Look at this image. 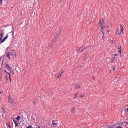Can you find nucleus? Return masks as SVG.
Returning <instances> with one entry per match:
<instances>
[{
	"instance_id": "nucleus-1",
	"label": "nucleus",
	"mask_w": 128,
	"mask_h": 128,
	"mask_svg": "<svg viewBox=\"0 0 128 128\" xmlns=\"http://www.w3.org/2000/svg\"><path fill=\"white\" fill-rule=\"evenodd\" d=\"M8 100L9 102L12 104H13V106L14 107H15L16 102L14 99L12 98L10 95H9L8 98Z\"/></svg>"
},
{
	"instance_id": "nucleus-2",
	"label": "nucleus",
	"mask_w": 128,
	"mask_h": 128,
	"mask_svg": "<svg viewBox=\"0 0 128 128\" xmlns=\"http://www.w3.org/2000/svg\"><path fill=\"white\" fill-rule=\"evenodd\" d=\"M104 18H102V20H100V22L99 26L101 27V30L103 34V35H104L103 30H104V26L103 23L104 22Z\"/></svg>"
},
{
	"instance_id": "nucleus-3",
	"label": "nucleus",
	"mask_w": 128,
	"mask_h": 128,
	"mask_svg": "<svg viewBox=\"0 0 128 128\" xmlns=\"http://www.w3.org/2000/svg\"><path fill=\"white\" fill-rule=\"evenodd\" d=\"M61 31L60 30H58V32L57 33L56 35L54 36V40H56L58 38V36H59L61 32Z\"/></svg>"
},
{
	"instance_id": "nucleus-4",
	"label": "nucleus",
	"mask_w": 128,
	"mask_h": 128,
	"mask_svg": "<svg viewBox=\"0 0 128 128\" xmlns=\"http://www.w3.org/2000/svg\"><path fill=\"white\" fill-rule=\"evenodd\" d=\"M86 47L84 46L76 50V51L77 52H82L83 50H84L86 48Z\"/></svg>"
},
{
	"instance_id": "nucleus-5",
	"label": "nucleus",
	"mask_w": 128,
	"mask_h": 128,
	"mask_svg": "<svg viewBox=\"0 0 128 128\" xmlns=\"http://www.w3.org/2000/svg\"><path fill=\"white\" fill-rule=\"evenodd\" d=\"M12 54V55L13 56V58H15L16 56V53L15 50H13L11 52V53Z\"/></svg>"
},
{
	"instance_id": "nucleus-6",
	"label": "nucleus",
	"mask_w": 128,
	"mask_h": 128,
	"mask_svg": "<svg viewBox=\"0 0 128 128\" xmlns=\"http://www.w3.org/2000/svg\"><path fill=\"white\" fill-rule=\"evenodd\" d=\"M6 66L7 68L10 71V72H13V70L12 68L10 67L8 64L6 65Z\"/></svg>"
},
{
	"instance_id": "nucleus-7",
	"label": "nucleus",
	"mask_w": 128,
	"mask_h": 128,
	"mask_svg": "<svg viewBox=\"0 0 128 128\" xmlns=\"http://www.w3.org/2000/svg\"><path fill=\"white\" fill-rule=\"evenodd\" d=\"M57 124V122L56 121L53 120L51 125L53 126H56L58 125Z\"/></svg>"
},
{
	"instance_id": "nucleus-8",
	"label": "nucleus",
	"mask_w": 128,
	"mask_h": 128,
	"mask_svg": "<svg viewBox=\"0 0 128 128\" xmlns=\"http://www.w3.org/2000/svg\"><path fill=\"white\" fill-rule=\"evenodd\" d=\"M8 34H6V36L4 37V38L1 40V43H2L4 41H5L6 39L8 38Z\"/></svg>"
},
{
	"instance_id": "nucleus-9",
	"label": "nucleus",
	"mask_w": 128,
	"mask_h": 128,
	"mask_svg": "<svg viewBox=\"0 0 128 128\" xmlns=\"http://www.w3.org/2000/svg\"><path fill=\"white\" fill-rule=\"evenodd\" d=\"M11 55V53L10 52H7V57L9 58V59H10V56Z\"/></svg>"
},
{
	"instance_id": "nucleus-10",
	"label": "nucleus",
	"mask_w": 128,
	"mask_h": 128,
	"mask_svg": "<svg viewBox=\"0 0 128 128\" xmlns=\"http://www.w3.org/2000/svg\"><path fill=\"white\" fill-rule=\"evenodd\" d=\"M4 35V34L3 33H2L0 34V41L1 42L2 40V38L3 37Z\"/></svg>"
},
{
	"instance_id": "nucleus-11",
	"label": "nucleus",
	"mask_w": 128,
	"mask_h": 128,
	"mask_svg": "<svg viewBox=\"0 0 128 128\" xmlns=\"http://www.w3.org/2000/svg\"><path fill=\"white\" fill-rule=\"evenodd\" d=\"M56 40L53 39V40L52 42L50 43V45L52 46H54V44L56 42Z\"/></svg>"
},
{
	"instance_id": "nucleus-12",
	"label": "nucleus",
	"mask_w": 128,
	"mask_h": 128,
	"mask_svg": "<svg viewBox=\"0 0 128 128\" xmlns=\"http://www.w3.org/2000/svg\"><path fill=\"white\" fill-rule=\"evenodd\" d=\"M75 86L76 88H80V86L78 84H75Z\"/></svg>"
},
{
	"instance_id": "nucleus-13",
	"label": "nucleus",
	"mask_w": 128,
	"mask_h": 128,
	"mask_svg": "<svg viewBox=\"0 0 128 128\" xmlns=\"http://www.w3.org/2000/svg\"><path fill=\"white\" fill-rule=\"evenodd\" d=\"M63 72H59V74L57 77L58 78H59L60 76L62 74Z\"/></svg>"
},
{
	"instance_id": "nucleus-14",
	"label": "nucleus",
	"mask_w": 128,
	"mask_h": 128,
	"mask_svg": "<svg viewBox=\"0 0 128 128\" xmlns=\"http://www.w3.org/2000/svg\"><path fill=\"white\" fill-rule=\"evenodd\" d=\"M111 61L112 62H115L116 61V58L115 57H112L111 59Z\"/></svg>"
},
{
	"instance_id": "nucleus-15",
	"label": "nucleus",
	"mask_w": 128,
	"mask_h": 128,
	"mask_svg": "<svg viewBox=\"0 0 128 128\" xmlns=\"http://www.w3.org/2000/svg\"><path fill=\"white\" fill-rule=\"evenodd\" d=\"M120 33L119 32V30H116V32L115 34L116 35H118Z\"/></svg>"
},
{
	"instance_id": "nucleus-16",
	"label": "nucleus",
	"mask_w": 128,
	"mask_h": 128,
	"mask_svg": "<svg viewBox=\"0 0 128 128\" xmlns=\"http://www.w3.org/2000/svg\"><path fill=\"white\" fill-rule=\"evenodd\" d=\"M118 52L119 53H120L121 54V46H120V48H118Z\"/></svg>"
},
{
	"instance_id": "nucleus-17",
	"label": "nucleus",
	"mask_w": 128,
	"mask_h": 128,
	"mask_svg": "<svg viewBox=\"0 0 128 128\" xmlns=\"http://www.w3.org/2000/svg\"><path fill=\"white\" fill-rule=\"evenodd\" d=\"M120 29L121 30L122 32H123V27L122 26V25H121V24H120Z\"/></svg>"
},
{
	"instance_id": "nucleus-18",
	"label": "nucleus",
	"mask_w": 128,
	"mask_h": 128,
	"mask_svg": "<svg viewBox=\"0 0 128 128\" xmlns=\"http://www.w3.org/2000/svg\"><path fill=\"white\" fill-rule=\"evenodd\" d=\"M20 118V117L19 116H18L16 118V119L18 121H19Z\"/></svg>"
},
{
	"instance_id": "nucleus-19",
	"label": "nucleus",
	"mask_w": 128,
	"mask_h": 128,
	"mask_svg": "<svg viewBox=\"0 0 128 128\" xmlns=\"http://www.w3.org/2000/svg\"><path fill=\"white\" fill-rule=\"evenodd\" d=\"M78 95V93H76V94H75V95L74 96V98H76L77 96Z\"/></svg>"
},
{
	"instance_id": "nucleus-20",
	"label": "nucleus",
	"mask_w": 128,
	"mask_h": 128,
	"mask_svg": "<svg viewBox=\"0 0 128 128\" xmlns=\"http://www.w3.org/2000/svg\"><path fill=\"white\" fill-rule=\"evenodd\" d=\"M75 109L74 108H73L71 110V112L72 113H74V112Z\"/></svg>"
},
{
	"instance_id": "nucleus-21",
	"label": "nucleus",
	"mask_w": 128,
	"mask_h": 128,
	"mask_svg": "<svg viewBox=\"0 0 128 128\" xmlns=\"http://www.w3.org/2000/svg\"><path fill=\"white\" fill-rule=\"evenodd\" d=\"M116 128H123V127L120 126H116Z\"/></svg>"
},
{
	"instance_id": "nucleus-22",
	"label": "nucleus",
	"mask_w": 128,
	"mask_h": 128,
	"mask_svg": "<svg viewBox=\"0 0 128 128\" xmlns=\"http://www.w3.org/2000/svg\"><path fill=\"white\" fill-rule=\"evenodd\" d=\"M26 128H33L32 126H30L27 127Z\"/></svg>"
},
{
	"instance_id": "nucleus-23",
	"label": "nucleus",
	"mask_w": 128,
	"mask_h": 128,
	"mask_svg": "<svg viewBox=\"0 0 128 128\" xmlns=\"http://www.w3.org/2000/svg\"><path fill=\"white\" fill-rule=\"evenodd\" d=\"M15 124V126L16 127L17 126H18V124L16 122H15L14 123Z\"/></svg>"
},
{
	"instance_id": "nucleus-24",
	"label": "nucleus",
	"mask_w": 128,
	"mask_h": 128,
	"mask_svg": "<svg viewBox=\"0 0 128 128\" xmlns=\"http://www.w3.org/2000/svg\"><path fill=\"white\" fill-rule=\"evenodd\" d=\"M2 91L0 92V96H2Z\"/></svg>"
},
{
	"instance_id": "nucleus-25",
	"label": "nucleus",
	"mask_w": 128,
	"mask_h": 128,
	"mask_svg": "<svg viewBox=\"0 0 128 128\" xmlns=\"http://www.w3.org/2000/svg\"><path fill=\"white\" fill-rule=\"evenodd\" d=\"M12 120L13 122H14L15 123V122H16L15 121V120L14 118H12Z\"/></svg>"
},
{
	"instance_id": "nucleus-26",
	"label": "nucleus",
	"mask_w": 128,
	"mask_h": 128,
	"mask_svg": "<svg viewBox=\"0 0 128 128\" xmlns=\"http://www.w3.org/2000/svg\"><path fill=\"white\" fill-rule=\"evenodd\" d=\"M85 94H82L81 95L80 97H83L84 96Z\"/></svg>"
},
{
	"instance_id": "nucleus-27",
	"label": "nucleus",
	"mask_w": 128,
	"mask_h": 128,
	"mask_svg": "<svg viewBox=\"0 0 128 128\" xmlns=\"http://www.w3.org/2000/svg\"><path fill=\"white\" fill-rule=\"evenodd\" d=\"M2 0H0V5L2 4Z\"/></svg>"
},
{
	"instance_id": "nucleus-28",
	"label": "nucleus",
	"mask_w": 128,
	"mask_h": 128,
	"mask_svg": "<svg viewBox=\"0 0 128 128\" xmlns=\"http://www.w3.org/2000/svg\"><path fill=\"white\" fill-rule=\"evenodd\" d=\"M9 78H10V82H11L12 80H11V79L10 76L9 77Z\"/></svg>"
},
{
	"instance_id": "nucleus-29",
	"label": "nucleus",
	"mask_w": 128,
	"mask_h": 128,
	"mask_svg": "<svg viewBox=\"0 0 128 128\" xmlns=\"http://www.w3.org/2000/svg\"><path fill=\"white\" fill-rule=\"evenodd\" d=\"M114 55L115 56H117L118 55V54H114Z\"/></svg>"
},
{
	"instance_id": "nucleus-30",
	"label": "nucleus",
	"mask_w": 128,
	"mask_h": 128,
	"mask_svg": "<svg viewBox=\"0 0 128 128\" xmlns=\"http://www.w3.org/2000/svg\"><path fill=\"white\" fill-rule=\"evenodd\" d=\"M7 73L9 74V77L10 76V74L8 72Z\"/></svg>"
},
{
	"instance_id": "nucleus-31",
	"label": "nucleus",
	"mask_w": 128,
	"mask_h": 128,
	"mask_svg": "<svg viewBox=\"0 0 128 128\" xmlns=\"http://www.w3.org/2000/svg\"><path fill=\"white\" fill-rule=\"evenodd\" d=\"M126 111L128 112V108H127V109H126Z\"/></svg>"
},
{
	"instance_id": "nucleus-32",
	"label": "nucleus",
	"mask_w": 128,
	"mask_h": 128,
	"mask_svg": "<svg viewBox=\"0 0 128 128\" xmlns=\"http://www.w3.org/2000/svg\"><path fill=\"white\" fill-rule=\"evenodd\" d=\"M115 70V67H114V68H113V70Z\"/></svg>"
},
{
	"instance_id": "nucleus-33",
	"label": "nucleus",
	"mask_w": 128,
	"mask_h": 128,
	"mask_svg": "<svg viewBox=\"0 0 128 128\" xmlns=\"http://www.w3.org/2000/svg\"><path fill=\"white\" fill-rule=\"evenodd\" d=\"M38 128H44L43 127H38Z\"/></svg>"
},
{
	"instance_id": "nucleus-34",
	"label": "nucleus",
	"mask_w": 128,
	"mask_h": 128,
	"mask_svg": "<svg viewBox=\"0 0 128 128\" xmlns=\"http://www.w3.org/2000/svg\"><path fill=\"white\" fill-rule=\"evenodd\" d=\"M113 128V127H110L109 128Z\"/></svg>"
},
{
	"instance_id": "nucleus-35",
	"label": "nucleus",
	"mask_w": 128,
	"mask_h": 128,
	"mask_svg": "<svg viewBox=\"0 0 128 128\" xmlns=\"http://www.w3.org/2000/svg\"><path fill=\"white\" fill-rule=\"evenodd\" d=\"M93 78L94 80V76L93 77Z\"/></svg>"
},
{
	"instance_id": "nucleus-36",
	"label": "nucleus",
	"mask_w": 128,
	"mask_h": 128,
	"mask_svg": "<svg viewBox=\"0 0 128 128\" xmlns=\"http://www.w3.org/2000/svg\"><path fill=\"white\" fill-rule=\"evenodd\" d=\"M86 56V54H85V55H84V57H85V56Z\"/></svg>"
},
{
	"instance_id": "nucleus-37",
	"label": "nucleus",
	"mask_w": 128,
	"mask_h": 128,
	"mask_svg": "<svg viewBox=\"0 0 128 128\" xmlns=\"http://www.w3.org/2000/svg\"><path fill=\"white\" fill-rule=\"evenodd\" d=\"M9 128H11L10 126H9Z\"/></svg>"
},
{
	"instance_id": "nucleus-38",
	"label": "nucleus",
	"mask_w": 128,
	"mask_h": 128,
	"mask_svg": "<svg viewBox=\"0 0 128 128\" xmlns=\"http://www.w3.org/2000/svg\"><path fill=\"white\" fill-rule=\"evenodd\" d=\"M34 103L35 104V102H34Z\"/></svg>"
}]
</instances>
